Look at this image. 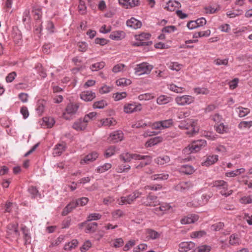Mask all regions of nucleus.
<instances>
[{
    "label": "nucleus",
    "instance_id": "obj_1",
    "mask_svg": "<svg viewBox=\"0 0 252 252\" xmlns=\"http://www.w3.org/2000/svg\"><path fill=\"white\" fill-rule=\"evenodd\" d=\"M179 127L181 129H188L187 133L192 135L197 133L199 131L197 121L193 119H188L181 121L179 124Z\"/></svg>",
    "mask_w": 252,
    "mask_h": 252
},
{
    "label": "nucleus",
    "instance_id": "obj_2",
    "mask_svg": "<svg viewBox=\"0 0 252 252\" xmlns=\"http://www.w3.org/2000/svg\"><path fill=\"white\" fill-rule=\"evenodd\" d=\"M206 141L205 140H198L194 141L192 143L186 147L183 150L185 154L189 155L192 153H196L206 145Z\"/></svg>",
    "mask_w": 252,
    "mask_h": 252
},
{
    "label": "nucleus",
    "instance_id": "obj_3",
    "mask_svg": "<svg viewBox=\"0 0 252 252\" xmlns=\"http://www.w3.org/2000/svg\"><path fill=\"white\" fill-rule=\"evenodd\" d=\"M89 199L87 197H82L75 201H72L68 204L63 209L62 214L63 216L66 215L70 212L72 209L78 206H83L85 205L88 202Z\"/></svg>",
    "mask_w": 252,
    "mask_h": 252
},
{
    "label": "nucleus",
    "instance_id": "obj_4",
    "mask_svg": "<svg viewBox=\"0 0 252 252\" xmlns=\"http://www.w3.org/2000/svg\"><path fill=\"white\" fill-rule=\"evenodd\" d=\"M213 187H216L218 190H220V193L225 196H228L232 193V190L228 191V184L223 180H217L213 182Z\"/></svg>",
    "mask_w": 252,
    "mask_h": 252
},
{
    "label": "nucleus",
    "instance_id": "obj_5",
    "mask_svg": "<svg viewBox=\"0 0 252 252\" xmlns=\"http://www.w3.org/2000/svg\"><path fill=\"white\" fill-rule=\"evenodd\" d=\"M151 34L149 33H142L139 35H135L136 42L134 45L136 46H149L152 44V42L149 39Z\"/></svg>",
    "mask_w": 252,
    "mask_h": 252
},
{
    "label": "nucleus",
    "instance_id": "obj_6",
    "mask_svg": "<svg viewBox=\"0 0 252 252\" xmlns=\"http://www.w3.org/2000/svg\"><path fill=\"white\" fill-rule=\"evenodd\" d=\"M210 197V195L206 194L197 195L192 202L188 203V206L194 207L203 206L207 203Z\"/></svg>",
    "mask_w": 252,
    "mask_h": 252
},
{
    "label": "nucleus",
    "instance_id": "obj_7",
    "mask_svg": "<svg viewBox=\"0 0 252 252\" xmlns=\"http://www.w3.org/2000/svg\"><path fill=\"white\" fill-rule=\"evenodd\" d=\"M142 193L137 190L134 191L131 194L126 196H122L120 199H118V204L122 205L126 204H131L137 198L140 197Z\"/></svg>",
    "mask_w": 252,
    "mask_h": 252
},
{
    "label": "nucleus",
    "instance_id": "obj_8",
    "mask_svg": "<svg viewBox=\"0 0 252 252\" xmlns=\"http://www.w3.org/2000/svg\"><path fill=\"white\" fill-rule=\"evenodd\" d=\"M153 68V66L149 63H143L137 64L135 67V73L138 76L145 74H148L150 73Z\"/></svg>",
    "mask_w": 252,
    "mask_h": 252
},
{
    "label": "nucleus",
    "instance_id": "obj_9",
    "mask_svg": "<svg viewBox=\"0 0 252 252\" xmlns=\"http://www.w3.org/2000/svg\"><path fill=\"white\" fill-rule=\"evenodd\" d=\"M173 123V122L172 119L158 121L153 124L152 128L153 129L161 130L170 127L172 126Z\"/></svg>",
    "mask_w": 252,
    "mask_h": 252
},
{
    "label": "nucleus",
    "instance_id": "obj_10",
    "mask_svg": "<svg viewBox=\"0 0 252 252\" xmlns=\"http://www.w3.org/2000/svg\"><path fill=\"white\" fill-rule=\"evenodd\" d=\"M194 101V98L189 95L178 96L175 98L176 102L180 106L189 105Z\"/></svg>",
    "mask_w": 252,
    "mask_h": 252
},
{
    "label": "nucleus",
    "instance_id": "obj_11",
    "mask_svg": "<svg viewBox=\"0 0 252 252\" xmlns=\"http://www.w3.org/2000/svg\"><path fill=\"white\" fill-rule=\"evenodd\" d=\"M79 107V104L77 103H70L65 108V112L63 114V117L66 120H69L67 114L74 115L76 113Z\"/></svg>",
    "mask_w": 252,
    "mask_h": 252
},
{
    "label": "nucleus",
    "instance_id": "obj_12",
    "mask_svg": "<svg viewBox=\"0 0 252 252\" xmlns=\"http://www.w3.org/2000/svg\"><path fill=\"white\" fill-rule=\"evenodd\" d=\"M157 198V196L149 193L146 198H142V202L146 206H155L158 204Z\"/></svg>",
    "mask_w": 252,
    "mask_h": 252
},
{
    "label": "nucleus",
    "instance_id": "obj_13",
    "mask_svg": "<svg viewBox=\"0 0 252 252\" xmlns=\"http://www.w3.org/2000/svg\"><path fill=\"white\" fill-rule=\"evenodd\" d=\"M120 159L124 162H129L131 159H140L141 155L131 154L128 152H125L120 155Z\"/></svg>",
    "mask_w": 252,
    "mask_h": 252
},
{
    "label": "nucleus",
    "instance_id": "obj_14",
    "mask_svg": "<svg viewBox=\"0 0 252 252\" xmlns=\"http://www.w3.org/2000/svg\"><path fill=\"white\" fill-rule=\"evenodd\" d=\"M141 158L140 159H135V160H144V161H142L139 162H137V164L134 165V167L137 169H141L146 165H149L151 164L152 162V157L148 155L143 156L141 155Z\"/></svg>",
    "mask_w": 252,
    "mask_h": 252
},
{
    "label": "nucleus",
    "instance_id": "obj_15",
    "mask_svg": "<svg viewBox=\"0 0 252 252\" xmlns=\"http://www.w3.org/2000/svg\"><path fill=\"white\" fill-rule=\"evenodd\" d=\"M97 225V223L95 222H87V220L79 224L80 227H86L85 232L87 233L94 232L96 230Z\"/></svg>",
    "mask_w": 252,
    "mask_h": 252
},
{
    "label": "nucleus",
    "instance_id": "obj_16",
    "mask_svg": "<svg viewBox=\"0 0 252 252\" xmlns=\"http://www.w3.org/2000/svg\"><path fill=\"white\" fill-rule=\"evenodd\" d=\"M124 138V133L121 130H117L112 132L108 138V140L112 143H117L122 141Z\"/></svg>",
    "mask_w": 252,
    "mask_h": 252
},
{
    "label": "nucleus",
    "instance_id": "obj_17",
    "mask_svg": "<svg viewBox=\"0 0 252 252\" xmlns=\"http://www.w3.org/2000/svg\"><path fill=\"white\" fill-rule=\"evenodd\" d=\"M7 234L14 238H18L20 233L18 230L17 224H9L7 226Z\"/></svg>",
    "mask_w": 252,
    "mask_h": 252
},
{
    "label": "nucleus",
    "instance_id": "obj_18",
    "mask_svg": "<svg viewBox=\"0 0 252 252\" xmlns=\"http://www.w3.org/2000/svg\"><path fill=\"white\" fill-rule=\"evenodd\" d=\"M124 112L126 113H131L134 112L139 111L141 110L140 104H136L135 103L126 104L124 107Z\"/></svg>",
    "mask_w": 252,
    "mask_h": 252
},
{
    "label": "nucleus",
    "instance_id": "obj_19",
    "mask_svg": "<svg viewBox=\"0 0 252 252\" xmlns=\"http://www.w3.org/2000/svg\"><path fill=\"white\" fill-rule=\"evenodd\" d=\"M199 217L198 215L195 214H189L183 217L180 220L182 224H188L193 223L198 220Z\"/></svg>",
    "mask_w": 252,
    "mask_h": 252
},
{
    "label": "nucleus",
    "instance_id": "obj_20",
    "mask_svg": "<svg viewBox=\"0 0 252 252\" xmlns=\"http://www.w3.org/2000/svg\"><path fill=\"white\" fill-rule=\"evenodd\" d=\"M194 247L195 244L192 242H183L180 244L179 251L180 252H187Z\"/></svg>",
    "mask_w": 252,
    "mask_h": 252
},
{
    "label": "nucleus",
    "instance_id": "obj_21",
    "mask_svg": "<svg viewBox=\"0 0 252 252\" xmlns=\"http://www.w3.org/2000/svg\"><path fill=\"white\" fill-rule=\"evenodd\" d=\"M119 2L126 8L137 6L139 4V0H119Z\"/></svg>",
    "mask_w": 252,
    "mask_h": 252
},
{
    "label": "nucleus",
    "instance_id": "obj_22",
    "mask_svg": "<svg viewBox=\"0 0 252 252\" xmlns=\"http://www.w3.org/2000/svg\"><path fill=\"white\" fill-rule=\"evenodd\" d=\"M80 97L85 101H90L95 97V94L91 91H84L80 94Z\"/></svg>",
    "mask_w": 252,
    "mask_h": 252
},
{
    "label": "nucleus",
    "instance_id": "obj_23",
    "mask_svg": "<svg viewBox=\"0 0 252 252\" xmlns=\"http://www.w3.org/2000/svg\"><path fill=\"white\" fill-rule=\"evenodd\" d=\"M28 192L31 198L32 199H35L38 200L41 198V194L35 187H30L28 189Z\"/></svg>",
    "mask_w": 252,
    "mask_h": 252
},
{
    "label": "nucleus",
    "instance_id": "obj_24",
    "mask_svg": "<svg viewBox=\"0 0 252 252\" xmlns=\"http://www.w3.org/2000/svg\"><path fill=\"white\" fill-rule=\"evenodd\" d=\"M126 25L134 29H137L141 28L142 23L135 18L132 17L126 21Z\"/></svg>",
    "mask_w": 252,
    "mask_h": 252
},
{
    "label": "nucleus",
    "instance_id": "obj_25",
    "mask_svg": "<svg viewBox=\"0 0 252 252\" xmlns=\"http://www.w3.org/2000/svg\"><path fill=\"white\" fill-rule=\"evenodd\" d=\"M181 7V4L179 2L176 0H169L166 3V6L165 8H166L168 11H174L176 9Z\"/></svg>",
    "mask_w": 252,
    "mask_h": 252
},
{
    "label": "nucleus",
    "instance_id": "obj_26",
    "mask_svg": "<svg viewBox=\"0 0 252 252\" xmlns=\"http://www.w3.org/2000/svg\"><path fill=\"white\" fill-rule=\"evenodd\" d=\"M125 33L122 31L112 32L109 35V37L115 40H120L125 37Z\"/></svg>",
    "mask_w": 252,
    "mask_h": 252
},
{
    "label": "nucleus",
    "instance_id": "obj_27",
    "mask_svg": "<svg viewBox=\"0 0 252 252\" xmlns=\"http://www.w3.org/2000/svg\"><path fill=\"white\" fill-rule=\"evenodd\" d=\"M66 149V144L64 143H62L57 144L55 148L53 154L55 157L60 156Z\"/></svg>",
    "mask_w": 252,
    "mask_h": 252
},
{
    "label": "nucleus",
    "instance_id": "obj_28",
    "mask_svg": "<svg viewBox=\"0 0 252 252\" xmlns=\"http://www.w3.org/2000/svg\"><path fill=\"white\" fill-rule=\"evenodd\" d=\"M98 157V154L96 152H93L85 157L83 159L81 160V163H89L95 160Z\"/></svg>",
    "mask_w": 252,
    "mask_h": 252
},
{
    "label": "nucleus",
    "instance_id": "obj_29",
    "mask_svg": "<svg viewBox=\"0 0 252 252\" xmlns=\"http://www.w3.org/2000/svg\"><path fill=\"white\" fill-rule=\"evenodd\" d=\"M192 187V184L189 182H182L177 185L176 187V189L181 191H184L189 189Z\"/></svg>",
    "mask_w": 252,
    "mask_h": 252
},
{
    "label": "nucleus",
    "instance_id": "obj_30",
    "mask_svg": "<svg viewBox=\"0 0 252 252\" xmlns=\"http://www.w3.org/2000/svg\"><path fill=\"white\" fill-rule=\"evenodd\" d=\"M218 160V156L212 155L207 157L206 160L202 163L203 165L208 166L216 163Z\"/></svg>",
    "mask_w": 252,
    "mask_h": 252
},
{
    "label": "nucleus",
    "instance_id": "obj_31",
    "mask_svg": "<svg viewBox=\"0 0 252 252\" xmlns=\"http://www.w3.org/2000/svg\"><path fill=\"white\" fill-rule=\"evenodd\" d=\"M194 169L193 166L185 164L180 168V172L187 175H190L194 172Z\"/></svg>",
    "mask_w": 252,
    "mask_h": 252
},
{
    "label": "nucleus",
    "instance_id": "obj_32",
    "mask_svg": "<svg viewBox=\"0 0 252 252\" xmlns=\"http://www.w3.org/2000/svg\"><path fill=\"white\" fill-rule=\"evenodd\" d=\"M86 126L87 124L82 121V119L76 121L72 126V127L77 131L83 130L85 129Z\"/></svg>",
    "mask_w": 252,
    "mask_h": 252
},
{
    "label": "nucleus",
    "instance_id": "obj_33",
    "mask_svg": "<svg viewBox=\"0 0 252 252\" xmlns=\"http://www.w3.org/2000/svg\"><path fill=\"white\" fill-rule=\"evenodd\" d=\"M172 98L165 95H161L157 98V102L159 105L167 104L172 101Z\"/></svg>",
    "mask_w": 252,
    "mask_h": 252
},
{
    "label": "nucleus",
    "instance_id": "obj_34",
    "mask_svg": "<svg viewBox=\"0 0 252 252\" xmlns=\"http://www.w3.org/2000/svg\"><path fill=\"white\" fill-rule=\"evenodd\" d=\"M169 177V175L165 173L154 174L150 177V179L152 181H162L167 180Z\"/></svg>",
    "mask_w": 252,
    "mask_h": 252
},
{
    "label": "nucleus",
    "instance_id": "obj_35",
    "mask_svg": "<svg viewBox=\"0 0 252 252\" xmlns=\"http://www.w3.org/2000/svg\"><path fill=\"white\" fill-rule=\"evenodd\" d=\"M162 141V138L160 137H155L151 138L145 143V146L146 147H150L154 146Z\"/></svg>",
    "mask_w": 252,
    "mask_h": 252
},
{
    "label": "nucleus",
    "instance_id": "obj_36",
    "mask_svg": "<svg viewBox=\"0 0 252 252\" xmlns=\"http://www.w3.org/2000/svg\"><path fill=\"white\" fill-rule=\"evenodd\" d=\"M170 160V158L168 156H163L157 158L155 161L158 164L162 165L168 163Z\"/></svg>",
    "mask_w": 252,
    "mask_h": 252
},
{
    "label": "nucleus",
    "instance_id": "obj_37",
    "mask_svg": "<svg viewBox=\"0 0 252 252\" xmlns=\"http://www.w3.org/2000/svg\"><path fill=\"white\" fill-rule=\"evenodd\" d=\"M147 236L152 240L158 239L160 236V233L152 229H148L147 230Z\"/></svg>",
    "mask_w": 252,
    "mask_h": 252
},
{
    "label": "nucleus",
    "instance_id": "obj_38",
    "mask_svg": "<svg viewBox=\"0 0 252 252\" xmlns=\"http://www.w3.org/2000/svg\"><path fill=\"white\" fill-rule=\"evenodd\" d=\"M78 244V241L76 239H73L71 241L65 244L64 249L65 251H71L76 248Z\"/></svg>",
    "mask_w": 252,
    "mask_h": 252
},
{
    "label": "nucleus",
    "instance_id": "obj_39",
    "mask_svg": "<svg viewBox=\"0 0 252 252\" xmlns=\"http://www.w3.org/2000/svg\"><path fill=\"white\" fill-rule=\"evenodd\" d=\"M240 238L237 234H232L229 238V244L231 245H237L239 244Z\"/></svg>",
    "mask_w": 252,
    "mask_h": 252
},
{
    "label": "nucleus",
    "instance_id": "obj_40",
    "mask_svg": "<svg viewBox=\"0 0 252 252\" xmlns=\"http://www.w3.org/2000/svg\"><path fill=\"white\" fill-rule=\"evenodd\" d=\"M168 88L170 91L175 92L176 93H182L184 92V87L178 86L174 84L169 85Z\"/></svg>",
    "mask_w": 252,
    "mask_h": 252
},
{
    "label": "nucleus",
    "instance_id": "obj_41",
    "mask_svg": "<svg viewBox=\"0 0 252 252\" xmlns=\"http://www.w3.org/2000/svg\"><path fill=\"white\" fill-rule=\"evenodd\" d=\"M105 65L104 62H100L93 64L90 66V69L93 71H96L99 69H102Z\"/></svg>",
    "mask_w": 252,
    "mask_h": 252
},
{
    "label": "nucleus",
    "instance_id": "obj_42",
    "mask_svg": "<svg viewBox=\"0 0 252 252\" xmlns=\"http://www.w3.org/2000/svg\"><path fill=\"white\" fill-rule=\"evenodd\" d=\"M117 85L122 87L126 86L131 83L130 80L125 78H120L116 82Z\"/></svg>",
    "mask_w": 252,
    "mask_h": 252
},
{
    "label": "nucleus",
    "instance_id": "obj_43",
    "mask_svg": "<svg viewBox=\"0 0 252 252\" xmlns=\"http://www.w3.org/2000/svg\"><path fill=\"white\" fill-rule=\"evenodd\" d=\"M117 149L116 146H111L109 147L105 151L104 156L106 158H109L116 154Z\"/></svg>",
    "mask_w": 252,
    "mask_h": 252
},
{
    "label": "nucleus",
    "instance_id": "obj_44",
    "mask_svg": "<svg viewBox=\"0 0 252 252\" xmlns=\"http://www.w3.org/2000/svg\"><path fill=\"white\" fill-rule=\"evenodd\" d=\"M211 34V31L209 30H208L205 31L203 32H196L194 33L193 35V37L197 38L198 37H208Z\"/></svg>",
    "mask_w": 252,
    "mask_h": 252
},
{
    "label": "nucleus",
    "instance_id": "obj_45",
    "mask_svg": "<svg viewBox=\"0 0 252 252\" xmlns=\"http://www.w3.org/2000/svg\"><path fill=\"white\" fill-rule=\"evenodd\" d=\"M45 103V102L44 100L38 101L37 102L36 111L39 115L41 114L43 112Z\"/></svg>",
    "mask_w": 252,
    "mask_h": 252
},
{
    "label": "nucleus",
    "instance_id": "obj_46",
    "mask_svg": "<svg viewBox=\"0 0 252 252\" xmlns=\"http://www.w3.org/2000/svg\"><path fill=\"white\" fill-rule=\"evenodd\" d=\"M112 165L111 163H106L102 166H98L96 169V171L98 173H103L110 169Z\"/></svg>",
    "mask_w": 252,
    "mask_h": 252
},
{
    "label": "nucleus",
    "instance_id": "obj_47",
    "mask_svg": "<svg viewBox=\"0 0 252 252\" xmlns=\"http://www.w3.org/2000/svg\"><path fill=\"white\" fill-rule=\"evenodd\" d=\"M107 105L106 101L101 100L100 101L95 102L93 104V107L94 109H102Z\"/></svg>",
    "mask_w": 252,
    "mask_h": 252
},
{
    "label": "nucleus",
    "instance_id": "obj_48",
    "mask_svg": "<svg viewBox=\"0 0 252 252\" xmlns=\"http://www.w3.org/2000/svg\"><path fill=\"white\" fill-rule=\"evenodd\" d=\"M78 8L80 14L84 15L86 13L87 7L84 0H79Z\"/></svg>",
    "mask_w": 252,
    "mask_h": 252
},
{
    "label": "nucleus",
    "instance_id": "obj_49",
    "mask_svg": "<svg viewBox=\"0 0 252 252\" xmlns=\"http://www.w3.org/2000/svg\"><path fill=\"white\" fill-rule=\"evenodd\" d=\"M43 121L48 128L52 127L55 123L54 119L52 117L43 118Z\"/></svg>",
    "mask_w": 252,
    "mask_h": 252
},
{
    "label": "nucleus",
    "instance_id": "obj_50",
    "mask_svg": "<svg viewBox=\"0 0 252 252\" xmlns=\"http://www.w3.org/2000/svg\"><path fill=\"white\" fill-rule=\"evenodd\" d=\"M101 215L99 213H92L90 214L87 217V222H90L92 220H96L100 219Z\"/></svg>",
    "mask_w": 252,
    "mask_h": 252
},
{
    "label": "nucleus",
    "instance_id": "obj_51",
    "mask_svg": "<svg viewBox=\"0 0 252 252\" xmlns=\"http://www.w3.org/2000/svg\"><path fill=\"white\" fill-rule=\"evenodd\" d=\"M216 131L221 134L225 133L228 130V127L224 126L223 123H220L217 126H215Z\"/></svg>",
    "mask_w": 252,
    "mask_h": 252
},
{
    "label": "nucleus",
    "instance_id": "obj_52",
    "mask_svg": "<svg viewBox=\"0 0 252 252\" xmlns=\"http://www.w3.org/2000/svg\"><path fill=\"white\" fill-rule=\"evenodd\" d=\"M193 90L196 94H208L209 93V91L206 88H195Z\"/></svg>",
    "mask_w": 252,
    "mask_h": 252
},
{
    "label": "nucleus",
    "instance_id": "obj_53",
    "mask_svg": "<svg viewBox=\"0 0 252 252\" xmlns=\"http://www.w3.org/2000/svg\"><path fill=\"white\" fill-rule=\"evenodd\" d=\"M22 231L24 235V238L25 241V243H29L31 239V237L29 235V230L26 226L22 227Z\"/></svg>",
    "mask_w": 252,
    "mask_h": 252
},
{
    "label": "nucleus",
    "instance_id": "obj_54",
    "mask_svg": "<svg viewBox=\"0 0 252 252\" xmlns=\"http://www.w3.org/2000/svg\"><path fill=\"white\" fill-rule=\"evenodd\" d=\"M116 124V121L113 118H110L104 120L102 123V125L104 126H110L115 125Z\"/></svg>",
    "mask_w": 252,
    "mask_h": 252
},
{
    "label": "nucleus",
    "instance_id": "obj_55",
    "mask_svg": "<svg viewBox=\"0 0 252 252\" xmlns=\"http://www.w3.org/2000/svg\"><path fill=\"white\" fill-rule=\"evenodd\" d=\"M211 247L207 245H202L198 247L195 250L194 252H209Z\"/></svg>",
    "mask_w": 252,
    "mask_h": 252
},
{
    "label": "nucleus",
    "instance_id": "obj_56",
    "mask_svg": "<svg viewBox=\"0 0 252 252\" xmlns=\"http://www.w3.org/2000/svg\"><path fill=\"white\" fill-rule=\"evenodd\" d=\"M252 126V121H243L240 123L238 127L240 129L250 128Z\"/></svg>",
    "mask_w": 252,
    "mask_h": 252
},
{
    "label": "nucleus",
    "instance_id": "obj_57",
    "mask_svg": "<svg viewBox=\"0 0 252 252\" xmlns=\"http://www.w3.org/2000/svg\"><path fill=\"white\" fill-rule=\"evenodd\" d=\"M170 208H171V206L169 204L166 203H164L161 204L159 207L157 208L156 209V210L157 211H161L162 212H164L166 211L169 210Z\"/></svg>",
    "mask_w": 252,
    "mask_h": 252
},
{
    "label": "nucleus",
    "instance_id": "obj_58",
    "mask_svg": "<svg viewBox=\"0 0 252 252\" xmlns=\"http://www.w3.org/2000/svg\"><path fill=\"white\" fill-rule=\"evenodd\" d=\"M154 97V96L151 94H141L138 96V99L140 100H148Z\"/></svg>",
    "mask_w": 252,
    "mask_h": 252
},
{
    "label": "nucleus",
    "instance_id": "obj_59",
    "mask_svg": "<svg viewBox=\"0 0 252 252\" xmlns=\"http://www.w3.org/2000/svg\"><path fill=\"white\" fill-rule=\"evenodd\" d=\"M92 247V243L89 240L85 241L83 246L80 248L82 252H86Z\"/></svg>",
    "mask_w": 252,
    "mask_h": 252
},
{
    "label": "nucleus",
    "instance_id": "obj_60",
    "mask_svg": "<svg viewBox=\"0 0 252 252\" xmlns=\"http://www.w3.org/2000/svg\"><path fill=\"white\" fill-rule=\"evenodd\" d=\"M126 96V92L117 93L113 94V98L116 101L120 100Z\"/></svg>",
    "mask_w": 252,
    "mask_h": 252
},
{
    "label": "nucleus",
    "instance_id": "obj_61",
    "mask_svg": "<svg viewBox=\"0 0 252 252\" xmlns=\"http://www.w3.org/2000/svg\"><path fill=\"white\" fill-rule=\"evenodd\" d=\"M224 227L223 222H219L212 225L211 228L212 230L219 231Z\"/></svg>",
    "mask_w": 252,
    "mask_h": 252
},
{
    "label": "nucleus",
    "instance_id": "obj_62",
    "mask_svg": "<svg viewBox=\"0 0 252 252\" xmlns=\"http://www.w3.org/2000/svg\"><path fill=\"white\" fill-rule=\"evenodd\" d=\"M228 63V59H217L214 60V63L217 65H227Z\"/></svg>",
    "mask_w": 252,
    "mask_h": 252
},
{
    "label": "nucleus",
    "instance_id": "obj_63",
    "mask_svg": "<svg viewBox=\"0 0 252 252\" xmlns=\"http://www.w3.org/2000/svg\"><path fill=\"white\" fill-rule=\"evenodd\" d=\"M78 50L79 51L82 52H85L86 51L88 48V45L85 42H79L78 43Z\"/></svg>",
    "mask_w": 252,
    "mask_h": 252
},
{
    "label": "nucleus",
    "instance_id": "obj_64",
    "mask_svg": "<svg viewBox=\"0 0 252 252\" xmlns=\"http://www.w3.org/2000/svg\"><path fill=\"white\" fill-rule=\"evenodd\" d=\"M241 202L243 204H250L252 203V194L245 196L241 198Z\"/></svg>",
    "mask_w": 252,
    "mask_h": 252
}]
</instances>
